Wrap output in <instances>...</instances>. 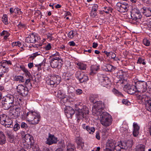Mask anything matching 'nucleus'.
<instances>
[{"label": "nucleus", "instance_id": "f257e3e1", "mask_svg": "<svg viewBox=\"0 0 151 151\" xmlns=\"http://www.w3.org/2000/svg\"><path fill=\"white\" fill-rule=\"evenodd\" d=\"M96 115L100 116V122L103 126L108 127L111 124L112 121V117L107 112L103 111L100 113L98 112H97Z\"/></svg>", "mask_w": 151, "mask_h": 151}, {"label": "nucleus", "instance_id": "f03ea898", "mask_svg": "<svg viewBox=\"0 0 151 151\" xmlns=\"http://www.w3.org/2000/svg\"><path fill=\"white\" fill-rule=\"evenodd\" d=\"M138 99L145 102V108L147 110L151 112V90H149L145 94L139 95L137 97Z\"/></svg>", "mask_w": 151, "mask_h": 151}, {"label": "nucleus", "instance_id": "7ed1b4c3", "mask_svg": "<svg viewBox=\"0 0 151 151\" xmlns=\"http://www.w3.org/2000/svg\"><path fill=\"white\" fill-rule=\"evenodd\" d=\"M98 80L99 83L103 86L109 88L111 86V83L109 78L106 75L99 74L98 75Z\"/></svg>", "mask_w": 151, "mask_h": 151}, {"label": "nucleus", "instance_id": "20e7f679", "mask_svg": "<svg viewBox=\"0 0 151 151\" xmlns=\"http://www.w3.org/2000/svg\"><path fill=\"white\" fill-rule=\"evenodd\" d=\"M75 113L76 117L78 120L82 119L83 118L87 119L88 116L87 115L89 113L88 108L86 107H83L81 109L79 108L78 109H76Z\"/></svg>", "mask_w": 151, "mask_h": 151}, {"label": "nucleus", "instance_id": "39448f33", "mask_svg": "<svg viewBox=\"0 0 151 151\" xmlns=\"http://www.w3.org/2000/svg\"><path fill=\"white\" fill-rule=\"evenodd\" d=\"M93 95L91 96L90 97V100L91 102L94 103V106L95 108L98 109L96 112V114L97 115V112H99L101 113L103 112L102 110L105 108V104L101 101H95L93 98Z\"/></svg>", "mask_w": 151, "mask_h": 151}, {"label": "nucleus", "instance_id": "423d86ee", "mask_svg": "<svg viewBox=\"0 0 151 151\" xmlns=\"http://www.w3.org/2000/svg\"><path fill=\"white\" fill-rule=\"evenodd\" d=\"M135 84L138 92L144 93L147 90L146 82L143 81H138L135 82Z\"/></svg>", "mask_w": 151, "mask_h": 151}, {"label": "nucleus", "instance_id": "0eeeda50", "mask_svg": "<svg viewBox=\"0 0 151 151\" xmlns=\"http://www.w3.org/2000/svg\"><path fill=\"white\" fill-rule=\"evenodd\" d=\"M24 139V143H25L24 145V147L27 149H29L31 147L29 145H32L34 143L33 137L29 134H26V135L23 138Z\"/></svg>", "mask_w": 151, "mask_h": 151}, {"label": "nucleus", "instance_id": "6e6552de", "mask_svg": "<svg viewBox=\"0 0 151 151\" xmlns=\"http://www.w3.org/2000/svg\"><path fill=\"white\" fill-rule=\"evenodd\" d=\"M75 76L78 79L81 83H85L89 80L88 77L84 73L79 71L76 72Z\"/></svg>", "mask_w": 151, "mask_h": 151}, {"label": "nucleus", "instance_id": "1a4fd4ad", "mask_svg": "<svg viewBox=\"0 0 151 151\" xmlns=\"http://www.w3.org/2000/svg\"><path fill=\"white\" fill-rule=\"evenodd\" d=\"M17 93L23 97L26 96L28 93L29 89L22 84L19 85L16 88Z\"/></svg>", "mask_w": 151, "mask_h": 151}, {"label": "nucleus", "instance_id": "9d476101", "mask_svg": "<svg viewBox=\"0 0 151 151\" xmlns=\"http://www.w3.org/2000/svg\"><path fill=\"white\" fill-rule=\"evenodd\" d=\"M21 108L17 106L16 107L14 111L10 110L9 116L11 118L16 119L20 115Z\"/></svg>", "mask_w": 151, "mask_h": 151}, {"label": "nucleus", "instance_id": "9b49d317", "mask_svg": "<svg viewBox=\"0 0 151 151\" xmlns=\"http://www.w3.org/2000/svg\"><path fill=\"white\" fill-rule=\"evenodd\" d=\"M116 142L112 139H108L106 144V150L107 151H114L115 145H116Z\"/></svg>", "mask_w": 151, "mask_h": 151}, {"label": "nucleus", "instance_id": "f8f14e48", "mask_svg": "<svg viewBox=\"0 0 151 151\" xmlns=\"http://www.w3.org/2000/svg\"><path fill=\"white\" fill-rule=\"evenodd\" d=\"M37 113L38 112L35 111H30L26 113V112L24 111L22 115L24 114V118H27L29 121L31 122V120H33V118L37 115Z\"/></svg>", "mask_w": 151, "mask_h": 151}, {"label": "nucleus", "instance_id": "ddd939ff", "mask_svg": "<svg viewBox=\"0 0 151 151\" xmlns=\"http://www.w3.org/2000/svg\"><path fill=\"white\" fill-rule=\"evenodd\" d=\"M124 88L129 94L131 95H132L136 92H137L135 84L134 85L132 86H131L129 84L125 85Z\"/></svg>", "mask_w": 151, "mask_h": 151}, {"label": "nucleus", "instance_id": "4468645a", "mask_svg": "<svg viewBox=\"0 0 151 151\" xmlns=\"http://www.w3.org/2000/svg\"><path fill=\"white\" fill-rule=\"evenodd\" d=\"M64 111L65 115L68 118H72V116L75 113V110L72 107L69 106L65 107Z\"/></svg>", "mask_w": 151, "mask_h": 151}, {"label": "nucleus", "instance_id": "2eb2a0df", "mask_svg": "<svg viewBox=\"0 0 151 151\" xmlns=\"http://www.w3.org/2000/svg\"><path fill=\"white\" fill-rule=\"evenodd\" d=\"M38 39L37 35H34L33 33H32L26 38L25 41L27 43H35L36 42Z\"/></svg>", "mask_w": 151, "mask_h": 151}, {"label": "nucleus", "instance_id": "dca6fc26", "mask_svg": "<svg viewBox=\"0 0 151 151\" xmlns=\"http://www.w3.org/2000/svg\"><path fill=\"white\" fill-rule=\"evenodd\" d=\"M131 19L134 20L140 19L142 17L140 11L137 9L133 10L131 13Z\"/></svg>", "mask_w": 151, "mask_h": 151}, {"label": "nucleus", "instance_id": "f3484780", "mask_svg": "<svg viewBox=\"0 0 151 151\" xmlns=\"http://www.w3.org/2000/svg\"><path fill=\"white\" fill-rule=\"evenodd\" d=\"M50 63L51 66L52 68H60L63 64V60H60L58 61L56 60H51Z\"/></svg>", "mask_w": 151, "mask_h": 151}, {"label": "nucleus", "instance_id": "a211bd4d", "mask_svg": "<svg viewBox=\"0 0 151 151\" xmlns=\"http://www.w3.org/2000/svg\"><path fill=\"white\" fill-rule=\"evenodd\" d=\"M57 138L55 137L54 135L51 134L50 133L49 134L48 138L47 139L46 144L50 145L53 144L57 143Z\"/></svg>", "mask_w": 151, "mask_h": 151}, {"label": "nucleus", "instance_id": "6ab92c4d", "mask_svg": "<svg viewBox=\"0 0 151 151\" xmlns=\"http://www.w3.org/2000/svg\"><path fill=\"white\" fill-rule=\"evenodd\" d=\"M3 121H4V122L3 123H1V124L4 125L6 128L13 127V121L11 118L8 117L6 119H3Z\"/></svg>", "mask_w": 151, "mask_h": 151}, {"label": "nucleus", "instance_id": "aec40b11", "mask_svg": "<svg viewBox=\"0 0 151 151\" xmlns=\"http://www.w3.org/2000/svg\"><path fill=\"white\" fill-rule=\"evenodd\" d=\"M2 100H3L4 101H6L13 105H15L14 103V97L12 95L8 94L7 96L3 97Z\"/></svg>", "mask_w": 151, "mask_h": 151}, {"label": "nucleus", "instance_id": "412c9836", "mask_svg": "<svg viewBox=\"0 0 151 151\" xmlns=\"http://www.w3.org/2000/svg\"><path fill=\"white\" fill-rule=\"evenodd\" d=\"M141 10L143 14L147 17L151 16V8L147 6H144L141 9Z\"/></svg>", "mask_w": 151, "mask_h": 151}, {"label": "nucleus", "instance_id": "4be33fe9", "mask_svg": "<svg viewBox=\"0 0 151 151\" xmlns=\"http://www.w3.org/2000/svg\"><path fill=\"white\" fill-rule=\"evenodd\" d=\"M62 78L63 80L69 84L71 83L72 81L71 76L70 74L68 73H64L62 75Z\"/></svg>", "mask_w": 151, "mask_h": 151}, {"label": "nucleus", "instance_id": "5701e85b", "mask_svg": "<svg viewBox=\"0 0 151 151\" xmlns=\"http://www.w3.org/2000/svg\"><path fill=\"white\" fill-rule=\"evenodd\" d=\"M133 134L134 137H137L139 134V126L135 122L133 124Z\"/></svg>", "mask_w": 151, "mask_h": 151}, {"label": "nucleus", "instance_id": "b1692460", "mask_svg": "<svg viewBox=\"0 0 151 151\" xmlns=\"http://www.w3.org/2000/svg\"><path fill=\"white\" fill-rule=\"evenodd\" d=\"M2 104L3 107L5 110H8L12 107H14L15 105H13L3 100H2Z\"/></svg>", "mask_w": 151, "mask_h": 151}, {"label": "nucleus", "instance_id": "393cba45", "mask_svg": "<svg viewBox=\"0 0 151 151\" xmlns=\"http://www.w3.org/2000/svg\"><path fill=\"white\" fill-rule=\"evenodd\" d=\"M6 142V137L3 132L0 131V145H3Z\"/></svg>", "mask_w": 151, "mask_h": 151}, {"label": "nucleus", "instance_id": "a878e982", "mask_svg": "<svg viewBox=\"0 0 151 151\" xmlns=\"http://www.w3.org/2000/svg\"><path fill=\"white\" fill-rule=\"evenodd\" d=\"M127 73L122 70H119L116 73V76L120 79H122L125 78L126 76Z\"/></svg>", "mask_w": 151, "mask_h": 151}, {"label": "nucleus", "instance_id": "bb28decb", "mask_svg": "<svg viewBox=\"0 0 151 151\" xmlns=\"http://www.w3.org/2000/svg\"><path fill=\"white\" fill-rule=\"evenodd\" d=\"M99 66L97 65H94L91 66V72L90 75L91 76H93L97 73V71L99 70Z\"/></svg>", "mask_w": 151, "mask_h": 151}, {"label": "nucleus", "instance_id": "cd10ccee", "mask_svg": "<svg viewBox=\"0 0 151 151\" xmlns=\"http://www.w3.org/2000/svg\"><path fill=\"white\" fill-rule=\"evenodd\" d=\"M50 77L52 78V80H53L58 85L60 83L61 78L59 75H54L51 76Z\"/></svg>", "mask_w": 151, "mask_h": 151}, {"label": "nucleus", "instance_id": "c85d7f7f", "mask_svg": "<svg viewBox=\"0 0 151 151\" xmlns=\"http://www.w3.org/2000/svg\"><path fill=\"white\" fill-rule=\"evenodd\" d=\"M40 115L38 113L37 114V115H36V116L33 118V120L31 121V123H30L32 125H35L37 124L40 121Z\"/></svg>", "mask_w": 151, "mask_h": 151}, {"label": "nucleus", "instance_id": "c756f323", "mask_svg": "<svg viewBox=\"0 0 151 151\" xmlns=\"http://www.w3.org/2000/svg\"><path fill=\"white\" fill-rule=\"evenodd\" d=\"M116 68V67L110 64H107L104 68L106 71L111 72L114 71Z\"/></svg>", "mask_w": 151, "mask_h": 151}, {"label": "nucleus", "instance_id": "7c9ffc66", "mask_svg": "<svg viewBox=\"0 0 151 151\" xmlns=\"http://www.w3.org/2000/svg\"><path fill=\"white\" fill-rule=\"evenodd\" d=\"M6 136L8 137V141L11 143H14L15 142V138L14 135L10 132H7Z\"/></svg>", "mask_w": 151, "mask_h": 151}, {"label": "nucleus", "instance_id": "2f4dec72", "mask_svg": "<svg viewBox=\"0 0 151 151\" xmlns=\"http://www.w3.org/2000/svg\"><path fill=\"white\" fill-rule=\"evenodd\" d=\"M14 80L19 83H23L24 81V77L21 76H15L14 78Z\"/></svg>", "mask_w": 151, "mask_h": 151}, {"label": "nucleus", "instance_id": "473e14b6", "mask_svg": "<svg viewBox=\"0 0 151 151\" xmlns=\"http://www.w3.org/2000/svg\"><path fill=\"white\" fill-rule=\"evenodd\" d=\"M57 146L59 148H61L62 149L64 148L65 147V141L63 140H58Z\"/></svg>", "mask_w": 151, "mask_h": 151}, {"label": "nucleus", "instance_id": "72a5a7b5", "mask_svg": "<svg viewBox=\"0 0 151 151\" xmlns=\"http://www.w3.org/2000/svg\"><path fill=\"white\" fill-rule=\"evenodd\" d=\"M30 78L26 79L24 84V86L27 88L29 89H30L32 87V85L30 82Z\"/></svg>", "mask_w": 151, "mask_h": 151}, {"label": "nucleus", "instance_id": "f704fd0d", "mask_svg": "<svg viewBox=\"0 0 151 151\" xmlns=\"http://www.w3.org/2000/svg\"><path fill=\"white\" fill-rule=\"evenodd\" d=\"M77 34V32L76 30H71L68 34V37L70 38L73 39L75 35Z\"/></svg>", "mask_w": 151, "mask_h": 151}, {"label": "nucleus", "instance_id": "c9c22d12", "mask_svg": "<svg viewBox=\"0 0 151 151\" xmlns=\"http://www.w3.org/2000/svg\"><path fill=\"white\" fill-rule=\"evenodd\" d=\"M119 144L122 149H127L128 147V145L127 144L126 142L125 141H120L119 142H118Z\"/></svg>", "mask_w": 151, "mask_h": 151}, {"label": "nucleus", "instance_id": "e433bc0d", "mask_svg": "<svg viewBox=\"0 0 151 151\" xmlns=\"http://www.w3.org/2000/svg\"><path fill=\"white\" fill-rule=\"evenodd\" d=\"M103 11L106 14H109L112 13L113 11V9L109 6H105L103 8Z\"/></svg>", "mask_w": 151, "mask_h": 151}, {"label": "nucleus", "instance_id": "4c0bfd02", "mask_svg": "<svg viewBox=\"0 0 151 151\" xmlns=\"http://www.w3.org/2000/svg\"><path fill=\"white\" fill-rule=\"evenodd\" d=\"M55 95L56 97L59 99L62 98L65 95L63 93V91L61 90H59L57 92H55Z\"/></svg>", "mask_w": 151, "mask_h": 151}, {"label": "nucleus", "instance_id": "58836bf2", "mask_svg": "<svg viewBox=\"0 0 151 151\" xmlns=\"http://www.w3.org/2000/svg\"><path fill=\"white\" fill-rule=\"evenodd\" d=\"M76 142L79 146L82 147V145L83 146V142L82 141V138L80 137H77L76 139Z\"/></svg>", "mask_w": 151, "mask_h": 151}, {"label": "nucleus", "instance_id": "ea45409f", "mask_svg": "<svg viewBox=\"0 0 151 151\" xmlns=\"http://www.w3.org/2000/svg\"><path fill=\"white\" fill-rule=\"evenodd\" d=\"M145 146L142 144H139L137 145L135 151H145Z\"/></svg>", "mask_w": 151, "mask_h": 151}, {"label": "nucleus", "instance_id": "a19ab883", "mask_svg": "<svg viewBox=\"0 0 151 151\" xmlns=\"http://www.w3.org/2000/svg\"><path fill=\"white\" fill-rule=\"evenodd\" d=\"M47 82L48 85H50L52 87H55L58 85L53 80H52V78L51 77L49 80H47Z\"/></svg>", "mask_w": 151, "mask_h": 151}, {"label": "nucleus", "instance_id": "79ce46f5", "mask_svg": "<svg viewBox=\"0 0 151 151\" xmlns=\"http://www.w3.org/2000/svg\"><path fill=\"white\" fill-rule=\"evenodd\" d=\"M129 7V5L127 4H122V5L121 6L120 11L122 12L127 11L128 10V8Z\"/></svg>", "mask_w": 151, "mask_h": 151}, {"label": "nucleus", "instance_id": "37998d69", "mask_svg": "<svg viewBox=\"0 0 151 151\" xmlns=\"http://www.w3.org/2000/svg\"><path fill=\"white\" fill-rule=\"evenodd\" d=\"M86 129L90 134H93L95 131V128L94 127H91L89 126H86Z\"/></svg>", "mask_w": 151, "mask_h": 151}, {"label": "nucleus", "instance_id": "c03bdc74", "mask_svg": "<svg viewBox=\"0 0 151 151\" xmlns=\"http://www.w3.org/2000/svg\"><path fill=\"white\" fill-rule=\"evenodd\" d=\"M112 92L114 94L117 96L120 97L123 96V95L122 93L119 92L115 88H114L112 90Z\"/></svg>", "mask_w": 151, "mask_h": 151}, {"label": "nucleus", "instance_id": "a18cd8bd", "mask_svg": "<svg viewBox=\"0 0 151 151\" xmlns=\"http://www.w3.org/2000/svg\"><path fill=\"white\" fill-rule=\"evenodd\" d=\"M31 147L29 149L31 148H32L33 151H38L39 150V147L35 143V140L34 141V143L33 145H29Z\"/></svg>", "mask_w": 151, "mask_h": 151}, {"label": "nucleus", "instance_id": "49530a36", "mask_svg": "<svg viewBox=\"0 0 151 151\" xmlns=\"http://www.w3.org/2000/svg\"><path fill=\"white\" fill-rule=\"evenodd\" d=\"M77 65L78 66L79 68L81 70H85L86 68V64L81 63H77Z\"/></svg>", "mask_w": 151, "mask_h": 151}, {"label": "nucleus", "instance_id": "de8ad7c7", "mask_svg": "<svg viewBox=\"0 0 151 151\" xmlns=\"http://www.w3.org/2000/svg\"><path fill=\"white\" fill-rule=\"evenodd\" d=\"M60 99V102L62 104L65 103L68 100V99L66 97V95L63 96V97H62V98H61Z\"/></svg>", "mask_w": 151, "mask_h": 151}, {"label": "nucleus", "instance_id": "09e8293b", "mask_svg": "<svg viewBox=\"0 0 151 151\" xmlns=\"http://www.w3.org/2000/svg\"><path fill=\"white\" fill-rule=\"evenodd\" d=\"M2 21L5 24H8L7 16L6 14L4 15L2 18Z\"/></svg>", "mask_w": 151, "mask_h": 151}, {"label": "nucleus", "instance_id": "8fccbe9b", "mask_svg": "<svg viewBox=\"0 0 151 151\" xmlns=\"http://www.w3.org/2000/svg\"><path fill=\"white\" fill-rule=\"evenodd\" d=\"M102 52L106 54V56L107 57H109L110 59V58L111 57V56L113 55V54L114 52L112 51H110L109 52H107L106 51H104L103 52Z\"/></svg>", "mask_w": 151, "mask_h": 151}, {"label": "nucleus", "instance_id": "3c124183", "mask_svg": "<svg viewBox=\"0 0 151 151\" xmlns=\"http://www.w3.org/2000/svg\"><path fill=\"white\" fill-rule=\"evenodd\" d=\"M12 46H18L19 47H20L21 48L23 49V47H21L22 44L21 42L19 41H18L17 42H13L12 44Z\"/></svg>", "mask_w": 151, "mask_h": 151}, {"label": "nucleus", "instance_id": "603ef678", "mask_svg": "<svg viewBox=\"0 0 151 151\" xmlns=\"http://www.w3.org/2000/svg\"><path fill=\"white\" fill-rule=\"evenodd\" d=\"M13 128L14 131L16 132L20 129V125L18 123L16 122L14 126L13 125Z\"/></svg>", "mask_w": 151, "mask_h": 151}, {"label": "nucleus", "instance_id": "864d4df0", "mask_svg": "<svg viewBox=\"0 0 151 151\" xmlns=\"http://www.w3.org/2000/svg\"><path fill=\"white\" fill-rule=\"evenodd\" d=\"M114 148V151H121V149H122L121 148L119 144V143H116V145H115Z\"/></svg>", "mask_w": 151, "mask_h": 151}, {"label": "nucleus", "instance_id": "5fc2aeb1", "mask_svg": "<svg viewBox=\"0 0 151 151\" xmlns=\"http://www.w3.org/2000/svg\"><path fill=\"white\" fill-rule=\"evenodd\" d=\"M9 68H2V67L0 68V70L1 73H7L9 71Z\"/></svg>", "mask_w": 151, "mask_h": 151}, {"label": "nucleus", "instance_id": "6e6d98bb", "mask_svg": "<svg viewBox=\"0 0 151 151\" xmlns=\"http://www.w3.org/2000/svg\"><path fill=\"white\" fill-rule=\"evenodd\" d=\"M110 59H113L114 61H119L120 60L118 58L116 57V55L114 52L113 54L111 57L110 58Z\"/></svg>", "mask_w": 151, "mask_h": 151}, {"label": "nucleus", "instance_id": "4d7b16f0", "mask_svg": "<svg viewBox=\"0 0 151 151\" xmlns=\"http://www.w3.org/2000/svg\"><path fill=\"white\" fill-rule=\"evenodd\" d=\"M42 65H45V64L43 63V62L38 64L35 65V66L37 68L38 70L39 71L42 70V68L41 66Z\"/></svg>", "mask_w": 151, "mask_h": 151}, {"label": "nucleus", "instance_id": "13d9d810", "mask_svg": "<svg viewBox=\"0 0 151 151\" xmlns=\"http://www.w3.org/2000/svg\"><path fill=\"white\" fill-rule=\"evenodd\" d=\"M89 14L90 16L92 18H95L97 16L96 12L91 10Z\"/></svg>", "mask_w": 151, "mask_h": 151}, {"label": "nucleus", "instance_id": "bf43d9fd", "mask_svg": "<svg viewBox=\"0 0 151 151\" xmlns=\"http://www.w3.org/2000/svg\"><path fill=\"white\" fill-rule=\"evenodd\" d=\"M21 127L22 128L27 129L28 128V126L26 123L24 122H22L21 124Z\"/></svg>", "mask_w": 151, "mask_h": 151}, {"label": "nucleus", "instance_id": "052dcab7", "mask_svg": "<svg viewBox=\"0 0 151 151\" xmlns=\"http://www.w3.org/2000/svg\"><path fill=\"white\" fill-rule=\"evenodd\" d=\"M122 103L127 106H129L130 105V102L126 99H123L122 100Z\"/></svg>", "mask_w": 151, "mask_h": 151}, {"label": "nucleus", "instance_id": "680f3d73", "mask_svg": "<svg viewBox=\"0 0 151 151\" xmlns=\"http://www.w3.org/2000/svg\"><path fill=\"white\" fill-rule=\"evenodd\" d=\"M143 42L144 44L146 46H148L150 45V42L149 40L146 39H144L143 40Z\"/></svg>", "mask_w": 151, "mask_h": 151}, {"label": "nucleus", "instance_id": "e2e57ef3", "mask_svg": "<svg viewBox=\"0 0 151 151\" xmlns=\"http://www.w3.org/2000/svg\"><path fill=\"white\" fill-rule=\"evenodd\" d=\"M124 78H124L123 79H122L119 80V81H120V82L121 83L124 84V86H125V85L129 84L127 83V81L126 79H125Z\"/></svg>", "mask_w": 151, "mask_h": 151}, {"label": "nucleus", "instance_id": "0e129e2a", "mask_svg": "<svg viewBox=\"0 0 151 151\" xmlns=\"http://www.w3.org/2000/svg\"><path fill=\"white\" fill-rule=\"evenodd\" d=\"M18 27L20 29L25 28L26 27L25 25L21 23V22L19 23V24L17 25Z\"/></svg>", "mask_w": 151, "mask_h": 151}, {"label": "nucleus", "instance_id": "69168bd1", "mask_svg": "<svg viewBox=\"0 0 151 151\" xmlns=\"http://www.w3.org/2000/svg\"><path fill=\"white\" fill-rule=\"evenodd\" d=\"M98 6L97 4H94L92 6V8L91 10L96 12L98 9Z\"/></svg>", "mask_w": 151, "mask_h": 151}, {"label": "nucleus", "instance_id": "338daca9", "mask_svg": "<svg viewBox=\"0 0 151 151\" xmlns=\"http://www.w3.org/2000/svg\"><path fill=\"white\" fill-rule=\"evenodd\" d=\"M83 93L82 90L80 89H78L76 90V93L77 95H80Z\"/></svg>", "mask_w": 151, "mask_h": 151}, {"label": "nucleus", "instance_id": "774afa93", "mask_svg": "<svg viewBox=\"0 0 151 151\" xmlns=\"http://www.w3.org/2000/svg\"><path fill=\"white\" fill-rule=\"evenodd\" d=\"M126 142L127 144L128 145V147H129L132 146L133 143V141L131 139L127 141Z\"/></svg>", "mask_w": 151, "mask_h": 151}]
</instances>
